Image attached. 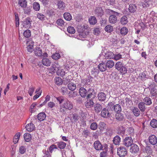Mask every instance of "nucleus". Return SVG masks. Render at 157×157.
Returning a JSON list of instances; mask_svg holds the SVG:
<instances>
[{
	"label": "nucleus",
	"instance_id": "f257e3e1",
	"mask_svg": "<svg viewBox=\"0 0 157 157\" xmlns=\"http://www.w3.org/2000/svg\"><path fill=\"white\" fill-rule=\"evenodd\" d=\"M106 12L110 15L109 18V23L111 24L116 23L117 21V18L116 16H119L120 13L110 9H107Z\"/></svg>",
	"mask_w": 157,
	"mask_h": 157
},
{
	"label": "nucleus",
	"instance_id": "f03ea898",
	"mask_svg": "<svg viewBox=\"0 0 157 157\" xmlns=\"http://www.w3.org/2000/svg\"><path fill=\"white\" fill-rule=\"evenodd\" d=\"M62 106L65 109L70 110L73 108V104L71 101L67 100L64 101Z\"/></svg>",
	"mask_w": 157,
	"mask_h": 157
},
{
	"label": "nucleus",
	"instance_id": "7ed1b4c3",
	"mask_svg": "<svg viewBox=\"0 0 157 157\" xmlns=\"http://www.w3.org/2000/svg\"><path fill=\"white\" fill-rule=\"evenodd\" d=\"M127 153L126 148L124 147H121L117 149V154L120 157L124 156Z\"/></svg>",
	"mask_w": 157,
	"mask_h": 157
},
{
	"label": "nucleus",
	"instance_id": "20e7f679",
	"mask_svg": "<svg viewBox=\"0 0 157 157\" xmlns=\"http://www.w3.org/2000/svg\"><path fill=\"white\" fill-rule=\"evenodd\" d=\"M133 140L131 137H126L124 139V144L127 147H129L132 144Z\"/></svg>",
	"mask_w": 157,
	"mask_h": 157
},
{
	"label": "nucleus",
	"instance_id": "39448f33",
	"mask_svg": "<svg viewBox=\"0 0 157 157\" xmlns=\"http://www.w3.org/2000/svg\"><path fill=\"white\" fill-rule=\"evenodd\" d=\"M32 21L29 17L25 18L23 21V25L24 27L25 28L29 29L31 26Z\"/></svg>",
	"mask_w": 157,
	"mask_h": 157
},
{
	"label": "nucleus",
	"instance_id": "423d86ee",
	"mask_svg": "<svg viewBox=\"0 0 157 157\" xmlns=\"http://www.w3.org/2000/svg\"><path fill=\"white\" fill-rule=\"evenodd\" d=\"M111 113L105 108H104L102 109L101 113V116L104 118H107L110 116Z\"/></svg>",
	"mask_w": 157,
	"mask_h": 157
},
{
	"label": "nucleus",
	"instance_id": "0eeeda50",
	"mask_svg": "<svg viewBox=\"0 0 157 157\" xmlns=\"http://www.w3.org/2000/svg\"><path fill=\"white\" fill-rule=\"evenodd\" d=\"M149 143L152 145H154L157 143V138L154 135H150L148 138Z\"/></svg>",
	"mask_w": 157,
	"mask_h": 157
},
{
	"label": "nucleus",
	"instance_id": "6e6552de",
	"mask_svg": "<svg viewBox=\"0 0 157 157\" xmlns=\"http://www.w3.org/2000/svg\"><path fill=\"white\" fill-rule=\"evenodd\" d=\"M27 47L28 51L30 53L33 51V42L31 40H29L27 42Z\"/></svg>",
	"mask_w": 157,
	"mask_h": 157
},
{
	"label": "nucleus",
	"instance_id": "1a4fd4ad",
	"mask_svg": "<svg viewBox=\"0 0 157 157\" xmlns=\"http://www.w3.org/2000/svg\"><path fill=\"white\" fill-rule=\"evenodd\" d=\"M139 151V148L137 145L135 144H133L131 146L130 151L132 153H136Z\"/></svg>",
	"mask_w": 157,
	"mask_h": 157
},
{
	"label": "nucleus",
	"instance_id": "9d476101",
	"mask_svg": "<svg viewBox=\"0 0 157 157\" xmlns=\"http://www.w3.org/2000/svg\"><path fill=\"white\" fill-rule=\"evenodd\" d=\"M72 117L70 118V120L72 122H77L80 118V116L76 113L72 114Z\"/></svg>",
	"mask_w": 157,
	"mask_h": 157
},
{
	"label": "nucleus",
	"instance_id": "9b49d317",
	"mask_svg": "<svg viewBox=\"0 0 157 157\" xmlns=\"http://www.w3.org/2000/svg\"><path fill=\"white\" fill-rule=\"evenodd\" d=\"M25 128L29 132H31L33 131L35 128L34 125L32 123H30L27 124L25 126Z\"/></svg>",
	"mask_w": 157,
	"mask_h": 157
},
{
	"label": "nucleus",
	"instance_id": "f8f14e48",
	"mask_svg": "<svg viewBox=\"0 0 157 157\" xmlns=\"http://www.w3.org/2000/svg\"><path fill=\"white\" fill-rule=\"evenodd\" d=\"M79 92L81 97L83 98H85L87 93L86 90L83 87L80 88Z\"/></svg>",
	"mask_w": 157,
	"mask_h": 157
},
{
	"label": "nucleus",
	"instance_id": "ddd939ff",
	"mask_svg": "<svg viewBox=\"0 0 157 157\" xmlns=\"http://www.w3.org/2000/svg\"><path fill=\"white\" fill-rule=\"evenodd\" d=\"M94 147L96 150H101L102 149V145L99 141H95L94 143Z\"/></svg>",
	"mask_w": 157,
	"mask_h": 157
},
{
	"label": "nucleus",
	"instance_id": "4468645a",
	"mask_svg": "<svg viewBox=\"0 0 157 157\" xmlns=\"http://www.w3.org/2000/svg\"><path fill=\"white\" fill-rule=\"evenodd\" d=\"M34 53L36 56H41L42 54V50L40 47H36L35 48Z\"/></svg>",
	"mask_w": 157,
	"mask_h": 157
},
{
	"label": "nucleus",
	"instance_id": "2eb2a0df",
	"mask_svg": "<svg viewBox=\"0 0 157 157\" xmlns=\"http://www.w3.org/2000/svg\"><path fill=\"white\" fill-rule=\"evenodd\" d=\"M42 63L44 66L48 67L51 64V61L47 58H44L42 59Z\"/></svg>",
	"mask_w": 157,
	"mask_h": 157
},
{
	"label": "nucleus",
	"instance_id": "dca6fc26",
	"mask_svg": "<svg viewBox=\"0 0 157 157\" xmlns=\"http://www.w3.org/2000/svg\"><path fill=\"white\" fill-rule=\"evenodd\" d=\"M88 94L87 96V98H94L95 96V94L94 92H93V89H90L88 91Z\"/></svg>",
	"mask_w": 157,
	"mask_h": 157
},
{
	"label": "nucleus",
	"instance_id": "f3484780",
	"mask_svg": "<svg viewBox=\"0 0 157 157\" xmlns=\"http://www.w3.org/2000/svg\"><path fill=\"white\" fill-rule=\"evenodd\" d=\"M138 107L141 112H144L146 109L145 104L144 102H141L139 103Z\"/></svg>",
	"mask_w": 157,
	"mask_h": 157
},
{
	"label": "nucleus",
	"instance_id": "a211bd4d",
	"mask_svg": "<svg viewBox=\"0 0 157 157\" xmlns=\"http://www.w3.org/2000/svg\"><path fill=\"white\" fill-rule=\"evenodd\" d=\"M95 13L98 16H101L103 14V11L101 7H98L95 10Z\"/></svg>",
	"mask_w": 157,
	"mask_h": 157
},
{
	"label": "nucleus",
	"instance_id": "6ab92c4d",
	"mask_svg": "<svg viewBox=\"0 0 157 157\" xmlns=\"http://www.w3.org/2000/svg\"><path fill=\"white\" fill-rule=\"evenodd\" d=\"M106 97V95L103 92L99 93L98 94V98L99 101H103L105 99Z\"/></svg>",
	"mask_w": 157,
	"mask_h": 157
},
{
	"label": "nucleus",
	"instance_id": "aec40b11",
	"mask_svg": "<svg viewBox=\"0 0 157 157\" xmlns=\"http://www.w3.org/2000/svg\"><path fill=\"white\" fill-rule=\"evenodd\" d=\"M99 69L101 71H104L107 70V67L105 64L102 63H100L98 66Z\"/></svg>",
	"mask_w": 157,
	"mask_h": 157
},
{
	"label": "nucleus",
	"instance_id": "412c9836",
	"mask_svg": "<svg viewBox=\"0 0 157 157\" xmlns=\"http://www.w3.org/2000/svg\"><path fill=\"white\" fill-rule=\"evenodd\" d=\"M60 68L61 66L59 65L57 62H55L52 65L51 67V69L53 72H55L56 70V68L58 69Z\"/></svg>",
	"mask_w": 157,
	"mask_h": 157
},
{
	"label": "nucleus",
	"instance_id": "4be33fe9",
	"mask_svg": "<svg viewBox=\"0 0 157 157\" xmlns=\"http://www.w3.org/2000/svg\"><path fill=\"white\" fill-rule=\"evenodd\" d=\"M116 118L119 121H122L124 119L123 114L120 112L117 113L115 115Z\"/></svg>",
	"mask_w": 157,
	"mask_h": 157
},
{
	"label": "nucleus",
	"instance_id": "5701e85b",
	"mask_svg": "<svg viewBox=\"0 0 157 157\" xmlns=\"http://www.w3.org/2000/svg\"><path fill=\"white\" fill-rule=\"evenodd\" d=\"M94 104L92 99L87 100L85 102V105L87 108H90L93 106Z\"/></svg>",
	"mask_w": 157,
	"mask_h": 157
},
{
	"label": "nucleus",
	"instance_id": "b1692460",
	"mask_svg": "<svg viewBox=\"0 0 157 157\" xmlns=\"http://www.w3.org/2000/svg\"><path fill=\"white\" fill-rule=\"evenodd\" d=\"M57 5L58 6V8L59 9L61 10H63L65 7V3L63 2L60 1H57Z\"/></svg>",
	"mask_w": 157,
	"mask_h": 157
},
{
	"label": "nucleus",
	"instance_id": "393cba45",
	"mask_svg": "<svg viewBox=\"0 0 157 157\" xmlns=\"http://www.w3.org/2000/svg\"><path fill=\"white\" fill-rule=\"evenodd\" d=\"M105 64L107 67L109 68H112L114 65V62L112 60H107Z\"/></svg>",
	"mask_w": 157,
	"mask_h": 157
},
{
	"label": "nucleus",
	"instance_id": "a878e982",
	"mask_svg": "<svg viewBox=\"0 0 157 157\" xmlns=\"http://www.w3.org/2000/svg\"><path fill=\"white\" fill-rule=\"evenodd\" d=\"M18 4L22 8H25L27 6V2L25 0H18Z\"/></svg>",
	"mask_w": 157,
	"mask_h": 157
},
{
	"label": "nucleus",
	"instance_id": "bb28decb",
	"mask_svg": "<svg viewBox=\"0 0 157 157\" xmlns=\"http://www.w3.org/2000/svg\"><path fill=\"white\" fill-rule=\"evenodd\" d=\"M46 114L44 113H41L37 115V118L39 120L42 121L44 120L46 118Z\"/></svg>",
	"mask_w": 157,
	"mask_h": 157
},
{
	"label": "nucleus",
	"instance_id": "cd10ccee",
	"mask_svg": "<svg viewBox=\"0 0 157 157\" xmlns=\"http://www.w3.org/2000/svg\"><path fill=\"white\" fill-rule=\"evenodd\" d=\"M114 54L110 51L107 52L105 55V57L107 59H113Z\"/></svg>",
	"mask_w": 157,
	"mask_h": 157
},
{
	"label": "nucleus",
	"instance_id": "c85d7f7f",
	"mask_svg": "<svg viewBox=\"0 0 157 157\" xmlns=\"http://www.w3.org/2000/svg\"><path fill=\"white\" fill-rule=\"evenodd\" d=\"M68 89L72 91H73L76 89V85L72 82H70L68 84Z\"/></svg>",
	"mask_w": 157,
	"mask_h": 157
},
{
	"label": "nucleus",
	"instance_id": "c756f323",
	"mask_svg": "<svg viewBox=\"0 0 157 157\" xmlns=\"http://www.w3.org/2000/svg\"><path fill=\"white\" fill-rule=\"evenodd\" d=\"M132 112L133 114L136 117H138L140 114V111L139 109L136 107H134L132 109Z\"/></svg>",
	"mask_w": 157,
	"mask_h": 157
},
{
	"label": "nucleus",
	"instance_id": "7c9ffc66",
	"mask_svg": "<svg viewBox=\"0 0 157 157\" xmlns=\"http://www.w3.org/2000/svg\"><path fill=\"white\" fill-rule=\"evenodd\" d=\"M56 74L59 76L63 77L65 74V72L63 69L59 68L56 71Z\"/></svg>",
	"mask_w": 157,
	"mask_h": 157
},
{
	"label": "nucleus",
	"instance_id": "2f4dec72",
	"mask_svg": "<svg viewBox=\"0 0 157 157\" xmlns=\"http://www.w3.org/2000/svg\"><path fill=\"white\" fill-rule=\"evenodd\" d=\"M121 140L120 137L118 136H117L113 138V142L114 144L116 145L119 144L121 142Z\"/></svg>",
	"mask_w": 157,
	"mask_h": 157
},
{
	"label": "nucleus",
	"instance_id": "473e14b6",
	"mask_svg": "<svg viewBox=\"0 0 157 157\" xmlns=\"http://www.w3.org/2000/svg\"><path fill=\"white\" fill-rule=\"evenodd\" d=\"M105 31L108 33L112 32L113 30V27L110 25H106L105 28Z\"/></svg>",
	"mask_w": 157,
	"mask_h": 157
},
{
	"label": "nucleus",
	"instance_id": "72a5a7b5",
	"mask_svg": "<svg viewBox=\"0 0 157 157\" xmlns=\"http://www.w3.org/2000/svg\"><path fill=\"white\" fill-rule=\"evenodd\" d=\"M64 18L67 21H70L72 19V16L69 13H65L63 14Z\"/></svg>",
	"mask_w": 157,
	"mask_h": 157
},
{
	"label": "nucleus",
	"instance_id": "f704fd0d",
	"mask_svg": "<svg viewBox=\"0 0 157 157\" xmlns=\"http://www.w3.org/2000/svg\"><path fill=\"white\" fill-rule=\"evenodd\" d=\"M129 11L131 13L135 12L136 10V7L135 5L130 4L128 8Z\"/></svg>",
	"mask_w": 157,
	"mask_h": 157
},
{
	"label": "nucleus",
	"instance_id": "c9c22d12",
	"mask_svg": "<svg viewBox=\"0 0 157 157\" xmlns=\"http://www.w3.org/2000/svg\"><path fill=\"white\" fill-rule=\"evenodd\" d=\"M94 107L95 111L97 113L99 112L102 109L101 105L98 104H96L94 105Z\"/></svg>",
	"mask_w": 157,
	"mask_h": 157
},
{
	"label": "nucleus",
	"instance_id": "e433bc0d",
	"mask_svg": "<svg viewBox=\"0 0 157 157\" xmlns=\"http://www.w3.org/2000/svg\"><path fill=\"white\" fill-rule=\"evenodd\" d=\"M24 137L25 141L29 142L31 140V135L29 133H26L24 134Z\"/></svg>",
	"mask_w": 157,
	"mask_h": 157
},
{
	"label": "nucleus",
	"instance_id": "4c0bfd02",
	"mask_svg": "<svg viewBox=\"0 0 157 157\" xmlns=\"http://www.w3.org/2000/svg\"><path fill=\"white\" fill-rule=\"evenodd\" d=\"M144 101L145 104L147 105H150L152 104L150 98L146 97L144 99Z\"/></svg>",
	"mask_w": 157,
	"mask_h": 157
},
{
	"label": "nucleus",
	"instance_id": "58836bf2",
	"mask_svg": "<svg viewBox=\"0 0 157 157\" xmlns=\"http://www.w3.org/2000/svg\"><path fill=\"white\" fill-rule=\"evenodd\" d=\"M113 110L117 113L121 112V108L120 105L119 104L114 105Z\"/></svg>",
	"mask_w": 157,
	"mask_h": 157
},
{
	"label": "nucleus",
	"instance_id": "ea45409f",
	"mask_svg": "<svg viewBox=\"0 0 157 157\" xmlns=\"http://www.w3.org/2000/svg\"><path fill=\"white\" fill-rule=\"evenodd\" d=\"M33 8L36 11H39L40 9V5L37 2H34L33 4Z\"/></svg>",
	"mask_w": 157,
	"mask_h": 157
},
{
	"label": "nucleus",
	"instance_id": "a19ab883",
	"mask_svg": "<svg viewBox=\"0 0 157 157\" xmlns=\"http://www.w3.org/2000/svg\"><path fill=\"white\" fill-rule=\"evenodd\" d=\"M20 133L19 132L17 133L15 135L13 139V142L14 144H16L17 143L20 138Z\"/></svg>",
	"mask_w": 157,
	"mask_h": 157
},
{
	"label": "nucleus",
	"instance_id": "79ce46f5",
	"mask_svg": "<svg viewBox=\"0 0 157 157\" xmlns=\"http://www.w3.org/2000/svg\"><path fill=\"white\" fill-rule=\"evenodd\" d=\"M90 23L91 25H94L97 22V20L95 17H91L89 19Z\"/></svg>",
	"mask_w": 157,
	"mask_h": 157
},
{
	"label": "nucleus",
	"instance_id": "37998d69",
	"mask_svg": "<svg viewBox=\"0 0 157 157\" xmlns=\"http://www.w3.org/2000/svg\"><path fill=\"white\" fill-rule=\"evenodd\" d=\"M55 83L58 85H60L63 83V80L61 78L59 77L55 78Z\"/></svg>",
	"mask_w": 157,
	"mask_h": 157
},
{
	"label": "nucleus",
	"instance_id": "c03bdc74",
	"mask_svg": "<svg viewBox=\"0 0 157 157\" xmlns=\"http://www.w3.org/2000/svg\"><path fill=\"white\" fill-rule=\"evenodd\" d=\"M26 146H20L19 147V152L21 154H24L26 152Z\"/></svg>",
	"mask_w": 157,
	"mask_h": 157
},
{
	"label": "nucleus",
	"instance_id": "a18cd8bd",
	"mask_svg": "<svg viewBox=\"0 0 157 157\" xmlns=\"http://www.w3.org/2000/svg\"><path fill=\"white\" fill-rule=\"evenodd\" d=\"M58 147L60 149H64L66 146V144L63 142H60L57 143Z\"/></svg>",
	"mask_w": 157,
	"mask_h": 157
},
{
	"label": "nucleus",
	"instance_id": "49530a36",
	"mask_svg": "<svg viewBox=\"0 0 157 157\" xmlns=\"http://www.w3.org/2000/svg\"><path fill=\"white\" fill-rule=\"evenodd\" d=\"M151 126L153 128L157 127V120L155 119H152L150 122Z\"/></svg>",
	"mask_w": 157,
	"mask_h": 157
},
{
	"label": "nucleus",
	"instance_id": "de8ad7c7",
	"mask_svg": "<svg viewBox=\"0 0 157 157\" xmlns=\"http://www.w3.org/2000/svg\"><path fill=\"white\" fill-rule=\"evenodd\" d=\"M98 127L97 124L95 122L92 123L90 126V129L93 130H95L97 129Z\"/></svg>",
	"mask_w": 157,
	"mask_h": 157
},
{
	"label": "nucleus",
	"instance_id": "09e8293b",
	"mask_svg": "<svg viewBox=\"0 0 157 157\" xmlns=\"http://www.w3.org/2000/svg\"><path fill=\"white\" fill-rule=\"evenodd\" d=\"M123 66V64L120 62H117L115 64V67L116 69L118 71L120 70L121 68Z\"/></svg>",
	"mask_w": 157,
	"mask_h": 157
},
{
	"label": "nucleus",
	"instance_id": "8fccbe9b",
	"mask_svg": "<svg viewBox=\"0 0 157 157\" xmlns=\"http://www.w3.org/2000/svg\"><path fill=\"white\" fill-rule=\"evenodd\" d=\"M23 35L25 37L29 38L31 35V31L29 29H27L24 32Z\"/></svg>",
	"mask_w": 157,
	"mask_h": 157
},
{
	"label": "nucleus",
	"instance_id": "3c124183",
	"mask_svg": "<svg viewBox=\"0 0 157 157\" xmlns=\"http://www.w3.org/2000/svg\"><path fill=\"white\" fill-rule=\"evenodd\" d=\"M113 104V103L111 102L109 103L108 105L106 107V109H107L109 111L110 110L113 111V110L114 109Z\"/></svg>",
	"mask_w": 157,
	"mask_h": 157
},
{
	"label": "nucleus",
	"instance_id": "603ef678",
	"mask_svg": "<svg viewBox=\"0 0 157 157\" xmlns=\"http://www.w3.org/2000/svg\"><path fill=\"white\" fill-rule=\"evenodd\" d=\"M121 22L123 25L126 24L128 22L127 17L126 16H123L121 19Z\"/></svg>",
	"mask_w": 157,
	"mask_h": 157
},
{
	"label": "nucleus",
	"instance_id": "864d4df0",
	"mask_svg": "<svg viewBox=\"0 0 157 157\" xmlns=\"http://www.w3.org/2000/svg\"><path fill=\"white\" fill-rule=\"evenodd\" d=\"M67 31L70 33L74 34L75 33V31L73 27L70 26L68 27Z\"/></svg>",
	"mask_w": 157,
	"mask_h": 157
},
{
	"label": "nucleus",
	"instance_id": "5fc2aeb1",
	"mask_svg": "<svg viewBox=\"0 0 157 157\" xmlns=\"http://www.w3.org/2000/svg\"><path fill=\"white\" fill-rule=\"evenodd\" d=\"M118 71H119L122 74H125L127 73V70L126 67L123 66L121 68L120 70H119Z\"/></svg>",
	"mask_w": 157,
	"mask_h": 157
},
{
	"label": "nucleus",
	"instance_id": "6e6d98bb",
	"mask_svg": "<svg viewBox=\"0 0 157 157\" xmlns=\"http://www.w3.org/2000/svg\"><path fill=\"white\" fill-rule=\"evenodd\" d=\"M56 22L59 26L63 27L64 25V22L62 19H59L57 20Z\"/></svg>",
	"mask_w": 157,
	"mask_h": 157
},
{
	"label": "nucleus",
	"instance_id": "4d7b16f0",
	"mask_svg": "<svg viewBox=\"0 0 157 157\" xmlns=\"http://www.w3.org/2000/svg\"><path fill=\"white\" fill-rule=\"evenodd\" d=\"M149 0H144V1L143 2L142 6L144 8H147L149 6Z\"/></svg>",
	"mask_w": 157,
	"mask_h": 157
},
{
	"label": "nucleus",
	"instance_id": "13d9d810",
	"mask_svg": "<svg viewBox=\"0 0 157 157\" xmlns=\"http://www.w3.org/2000/svg\"><path fill=\"white\" fill-rule=\"evenodd\" d=\"M120 32L122 35H125L128 33V29L126 27H123L121 29Z\"/></svg>",
	"mask_w": 157,
	"mask_h": 157
},
{
	"label": "nucleus",
	"instance_id": "bf43d9fd",
	"mask_svg": "<svg viewBox=\"0 0 157 157\" xmlns=\"http://www.w3.org/2000/svg\"><path fill=\"white\" fill-rule=\"evenodd\" d=\"M60 57V54L58 53H55L52 56V58L55 60H57L59 59Z\"/></svg>",
	"mask_w": 157,
	"mask_h": 157
},
{
	"label": "nucleus",
	"instance_id": "052dcab7",
	"mask_svg": "<svg viewBox=\"0 0 157 157\" xmlns=\"http://www.w3.org/2000/svg\"><path fill=\"white\" fill-rule=\"evenodd\" d=\"M157 90L155 88H152L150 91V94L151 96H155L157 94Z\"/></svg>",
	"mask_w": 157,
	"mask_h": 157
},
{
	"label": "nucleus",
	"instance_id": "680f3d73",
	"mask_svg": "<svg viewBox=\"0 0 157 157\" xmlns=\"http://www.w3.org/2000/svg\"><path fill=\"white\" fill-rule=\"evenodd\" d=\"M37 17L40 20L43 21L44 20L45 16L42 14L38 13L37 14Z\"/></svg>",
	"mask_w": 157,
	"mask_h": 157
},
{
	"label": "nucleus",
	"instance_id": "e2e57ef3",
	"mask_svg": "<svg viewBox=\"0 0 157 157\" xmlns=\"http://www.w3.org/2000/svg\"><path fill=\"white\" fill-rule=\"evenodd\" d=\"M67 89L66 87H62L61 89V92L63 95L67 93Z\"/></svg>",
	"mask_w": 157,
	"mask_h": 157
},
{
	"label": "nucleus",
	"instance_id": "0e129e2a",
	"mask_svg": "<svg viewBox=\"0 0 157 157\" xmlns=\"http://www.w3.org/2000/svg\"><path fill=\"white\" fill-rule=\"evenodd\" d=\"M105 124L103 122H100L99 124V128L100 130H103L105 127Z\"/></svg>",
	"mask_w": 157,
	"mask_h": 157
},
{
	"label": "nucleus",
	"instance_id": "69168bd1",
	"mask_svg": "<svg viewBox=\"0 0 157 157\" xmlns=\"http://www.w3.org/2000/svg\"><path fill=\"white\" fill-rule=\"evenodd\" d=\"M122 58V55H121L118 54L116 55H114L113 59L116 60H118L121 59Z\"/></svg>",
	"mask_w": 157,
	"mask_h": 157
},
{
	"label": "nucleus",
	"instance_id": "338daca9",
	"mask_svg": "<svg viewBox=\"0 0 157 157\" xmlns=\"http://www.w3.org/2000/svg\"><path fill=\"white\" fill-rule=\"evenodd\" d=\"M106 2L108 6L113 5L115 4V0H107Z\"/></svg>",
	"mask_w": 157,
	"mask_h": 157
},
{
	"label": "nucleus",
	"instance_id": "774afa93",
	"mask_svg": "<svg viewBox=\"0 0 157 157\" xmlns=\"http://www.w3.org/2000/svg\"><path fill=\"white\" fill-rule=\"evenodd\" d=\"M139 77L142 80H144L146 78V74L144 72H142L139 74Z\"/></svg>",
	"mask_w": 157,
	"mask_h": 157
}]
</instances>
